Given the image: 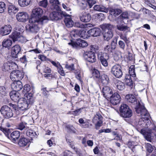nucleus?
<instances>
[{
    "label": "nucleus",
    "instance_id": "4468645a",
    "mask_svg": "<svg viewBox=\"0 0 156 156\" xmlns=\"http://www.w3.org/2000/svg\"><path fill=\"white\" fill-rule=\"evenodd\" d=\"M79 17L80 20L84 22H88L91 20L90 14L89 13H87L84 11L79 12Z\"/></svg>",
    "mask_w": 156,
    "mask_h": 156
},
{
    "label": "nucleus",
    "instance_id": "6ab92c4d",
    "mask_svg": "<svg viewBox=\"0 0 156 156\" xmlns=\"http://www.w3.org/2000/svg\"><path fill=\"white\" fill-rule=\"evenodd\" d=\"M9 95L12 100L16 102H18L22 98H21L20 94L15 91H11L9 93Z\"/></svg>",
    "mask_w": 156,
    "mask_h": 156
},
{
    "label": "nucleus",
    "instance_id": "338daca9",
    "mask_svg": "<svg viewBox=\"0 0 156 156\" xmlns=\"http://www.w3.org/2000/svg\"><path fill=\"white\" fill-rule=\"evenodd\" d=\"M96 122L97 123L95 124V128L96 129H98L102 125L103 123L102 120H99V121H97Z\"/></svg>",
    "mask_w": 156,
    "mask_h": 156
},
{
    "label": "nucleus",
    "instance_id": "a19ab883",
    "mask_svg": "<svg viewBox=\"0 0 156 156\" xmlns=\"http://www.w3.org/2000/svg\"><path fill=\"white\" fill-rule=\"evenodd\" d=\"M110 14L112 15L116 16H118L122 12V11L119 9H112L110 10Z\"/></svg>",
    "mask_w": 156,
    "mask_h": 156
},
{
    "label": "nucleus",
    "instance_id": "dca6fc26",
    "mask_svg": "<svg viewBox=\"0 0 156 156\" xmlns=\"http://www.w3.org/2000/svg\"><path fill=\"white\" fill-rule=\"evenodd\" d=\"M16 17L17 20L20 22H25L28 19L27 13L24 12H19L16 15Z\"/></svg>",
    "mask_w": 156,
    "mask_h": 156
},
{
    "label": "nucleus",
    "instance_id": "603ef678",
    "mask_svg": "<svg viewBox=\"0 0 156 156\" xmlns=\"http://www.w3.org/2000/svg\"><path fill=\"white\" fill-rule=\"evenodd\" d=\"M102 119L103 118L101 115L99 114H97L94 116L93 119V121L94 122H96L98 121L102 120Z\"/></svg>",
    "mask_w": 156,
    "mask_h": 156
},
{
    "label": "nucleus",
    "instance_id": "bf43d9fd",
    "mask_svg": "<svg viewBox=\"0 0 156 156\" xmlns=\"http://www.w3.org/2000/svg\"><path fill=\"white\" fill-rule=\"evenodd\" d=\"M48 2L47 0H43L39 2V5L45 8L47 6Z\"/></svg>",
    "mask_w": 156,
    "mask_h": 156
},
{
    "label": "nucleus",
    "instance_id": "7c9ffc66",
    "mask_svg": "<svg viewBox=\"0 0 156 156\" xmlns=\"http://www.w3.org/2000/svg\"><path fill=\"white\" fill-rule=\"evenodd\" d=\"M140 133L144 135L145 138L149 141H151V132H148L145 129H142L141 130Z\"/></svg>",
    "mask_w": 156,
    "mask_h": 156
},
{
    "label": "nucleus",
    "instance_id": "c85d7f7f",
    "mask_svg": "<svg viewBox=\"0 0 156 156\" xmlns=\"http://www.w3.org/2000/svg\"><path fill=\"white\" fill-rule=\"evenodd\" d=\"M94 9L97 11H100L107 13L109 9L103 5H96L93 7Z\"/></svg>",
    "mask_w": 156,
    "mask_h": 156
},
{
    "label": "nucleus",
    "instance_id": "13d9d810",
    "mask_svg": "<svg viewBox=\"0 0 156 156\" xmlns=\"http://www.w3.org/2000/svg\"><path fill=\"white\" fill-rule=\"evenodd\" d=\"M117 39H115V40H113L111 42V48L113 50H114L116 48L117 44Z\"/></svg>",
    "mask_w": 156,
    "mask_h": 156
},
{
    "label": "nucleus",
    "instance_id": "4d7b16f0",
    "mask_svg": "<svg viewBox=\"0 0 156 156\" xmlns=\"http://www.w3.org/2000/svg\"><path fill=\"white\" fill-rule=\"evenodd\" d=\"M7 91L5 88L3 86L0 87V94L5 96L6 94Z\"/></svg>",
    "mask_w": 156,
    "mask_h": 156
},
{
    "label": "nucleus",
    "instance_id": "e433bc0d",
    "mask_svg": "<svg viewBox=\"0 0 156 156\" xmlns=\"http://www.w3.org/2000/svg\"><path fill=\"white\" fill-rule=\"evenodd\" d=\"M25 132L27 136L31 138L36 137L37 136L36 132L32 129L28 130L27 129Z\"/></svg>",
    "mask_w": 156,
    "mask_h": 156
},
{
    "label": "nucleus",
    "instance_id": "bb28decb",
    "mask_svg": "<svg viewBox=\"0 0 156 156\" xmlns=\"http://www.w3.org/2000/svg\"><path fill=\"white\" fill-rule=\"evenodd\" d=\"M64 17L65 18L64 20V22L66 26L68 27H72L74 25V22L70 16L67 14V15Z\"/></svg>",
    "mask_w": 156,
    "mask_h": 156
},
{
    "label": "nucleus",
    "instance_id": "cd10ccee",
    "mask_svg": "<svg viewBox=\"0 0 156 156\" xmlns=\"http://www.w3.org/2000/svg\"><path fill=\"white\" fill-rule=\"evenodd\" d=\"M20 135V132L18 131L13 132L10 134V140L14 143L16 142Z\"/></svg>",
    "mask_w": 156,
    "mask_h": 156
},
{
    "label": "nucleus",
    "instance_id": "58836bf2",
    "mask_svg": "<svg viewBox=\"0 0 156 156\" xmlns=\"http://www.w3.org/2000/svg\"><path fill=\"white\" fill-rule=\"evenodd\" d=\"M117 29L120 30L127 33L130 31V29L129 27L126 26L117 25Z\"/></svg>",
    "mask_w": 156,
    "mask_h": 156
},
{
    "label": "nucleus",
    "instance_id": "b1692460",
    "mask_svg": "<svg viewBox=\"0 0 156 156\" xmlns=\"http://www.w3.org/2000/svg\"><path fill=\"white\" fill-rule=\"evenodd\" d=\"M49 2L51 4V8L53 10H59L60 2L58 0H49Z\"/></svg>",
    "mask_w": 156,
    "mask_h": 156
},
{
    "label": "nucleus",
    "instance_id": "c03bdc74",
    "mask_svg": "<svg viewBox=\"0 0 156 156\" xmlns=\"http://www.w3.org/2000/svg\"><path fill=\"white\" fill-rule=\"evenodd\" d=\"M9 62H8L3 63L2 68L3 71H9Z\"/></svg>",
    "mask_w": 156,
    "mask_h": 156
},
{
    "label": "nucleus",
    "instance_id": "0e129e2a",
    "mask_svg": "<svg viewBox=\"0 0 156 156\" xmlns=\"http://www.w3.org/2000/svg\"><path fill=\"white\" fill-rule=\"evenodd\" d=\"M38 58L43 61H49V60L46 56L42 55H39L38 56Z\"/></svg>",
    "mask_w": 156,
    "mask_h": 156
},
{
    "label": "nucleus",
    "instance_id": "a18cd8bd",
    "mask_svg": "<svg viewBox=\"0 0 156 156\" xmlns=\"http://www.w3.org/2000/svg\"><path fill=\"white\" fill-rule=\"evenodd\" d=\"M119 36L120 39L123 40L127 45L129 43V38H127L126 34H121Z\"/></svg>",
    "mask_w": 156,
    "mask_h": 156
},
{
    "label": "nucleus",
    "instance_id": "4c0bfd02",
    "mask_svg": "<svg viewBox=\"0 0 156 156\" xmlns=\"http://www.w3.org/2000/svg\"><path fill=\"white\" fill-rule=\"evenodd\" d=\"M125 82L126 85L132 87L133 86V83L130 75H127L125 76Z\"/></svg>",
    "mask_w": 156,
    "mask_h": 156
},
{
    "label": "nucleus",
    "instance_id": "39448f33",
    "mask_svg": "<svg viewBox=\"0 0 156 156\" xmlns=\"http://www.w3.org/2000/svg\"><path fill=\"white\" fill-rule=\"evenodd\" d=\"M0 112L4 117L6 119H9L13 116V114L12 110L8 106L4 105L2 106Z\"/></svg>",
    "mask_w": 156,
    "mask_h": 156
},
{
    "label": "nucleus",
    "instance_id": "9b49d317",
    "mask_svg": "<svg viewBox=\"0 0 156 156\" xmlns=\"http://www.w3.org/2000/svg\"><path fill=\"white\" fill-rule=\"evenodd\" d=\"M99 60L101 65L105 67L108 66V61L109 59V56L105 55L102 52H99L98 55Z\"/></svg>",
    "mask_w": 156,
    "mask_h": 156
},
{
    "label": "nucleus",
    "instance_id": "6e6552de",
    "mask_svg": "<svg viewBox=\"0 0 156 156\" xmlns=\"http://www.w3.org/2000/svg\"><path fill=\"white\" fill-rule=\"evenodd\" d=\"M76 42L71 41L68 44L72 45L75 48L78 49L80 47L84 48L87 46L88 44L87 41L80 38L76 39Z\"/></svg>",
    "mask_w": 156,
    "mask_h": 156
},
{
    "label": "nucleus",
    "instance_id": "aec40b11",
    "mask_svg": "<svg viewBox=\"0 0 156 156\" xmlns=\"http://www.w3.org/2000/svg\"><path fill=\"white\" fill-rule=\"evenodd\" d=\"M21 48L18 44L14 45L12 49L11 54L12 56L15 58L18 57V55L21 53Z\"/></svg>",
    "mask_w": 156,
    "mask_h": 156
},
{
    "label": "nucleus",
    "instance_id": "680f3d73",
    "mask_svg": "<svg viewBox=\"0 0 156 156\" xmlns=\"http://www.w3.org/2000/svg\"><path fill=\"white\" fill-rule=\"evenodd\" d=\"M9 105L11 107H12V108L16 112L17 111L20 110L19 109V107L18 106V104L17 105L16 104H13L12 103H9Z\"/></svg>",
    "mask_w": 156,
    "mask_h": 156
},
{
    "label": "nucleus",
    "instance_id": "2eb2a0df",
    "mask_svg": "<svg viewBox=\"0 0 156 156\" xmlns=\"http://www.w3.org/2000/svg\"><path fill=\"white\" fill-rule=\"evenodd\" d=\"M9 36L14 42L18 41L20 42H22L24 40V38L21 34L20 33L16 31L13 32Z\"/></svg>",
    "mask_w": 156,
    "mask_h": 156
},
{
    "label": "nucleus",
    "instance_id": "20e7f679",
    "mask_svg": "<svg viewBox=\"0 0 156 156\" xmlns=\"http://www.w3.org/2000/svg\"><path fill=\"white\" fill-rule=\"evenodd\" d=\"M120 115L123 117L130 118L133 115L131 110L129 106L126 104H122L120 107Z\"/></svg>",
    "mask_w": 156,
    "mask_h": 156
},
{
    "label": "nucleus",
    "instance_id": "412c9836",
    "mask_svg": "<svg viewBox=\"0 0 156 156\" xmlns=\"http://www.w3.org/2000/svg\"><path fill=\"white\" fill-rule=\"evenodd\" d=\"M11 87L12 89L14 91H20L22 87V83L20 81L16 80L14 81L11 84Z\"/></svg>",
    "mask_w": 156,
    "mask_h": 156
},
{
    "label": "nucleus",
    "instance_id": "4be33fe9",
    "mask_svg": "<svg viewBox=\"0 0 156 156\" xmlns=\"http://www.w3.org/2000/svg\"><path fill=\"white\" fill-rule=\"evenodd\" d=\"M12 28L10 25H6L2 27L0 29L1 33L3 35L9 34L11 32Z\"/></svg>",
    "mask_w": 156,
    "mask_h": 156
},
{
    "label": "nucleus",
    "instance_id": "ea45409f",
    "mask_svg": "<svg viewBox=\"0 0 156 156\" xmlns=\"http://www.w3.org/2000/svg\"><path fill=\"white\" fill-rule=\"evenodd\" d=\"M31 0H18L19 4L21 7H25L29 5Z\"/></svg>",
    "mask_w": 156,
    "mask_h": 156
},
{
    "label": "nucleus",
    "instance_id": "6e6d98bb",
    "mask_svg": "<svg viewBox=\"0 0 156 156\" xmlns=\"http://www.w3.org/2000/svg\"><path fill=\"white\" fill-rule=\"evenodd\" d=\"M104 51L106 53H110L112 52L113 50L111 48L110 45H107L104 48Z\"/></svg>",
    "mask_w": 156,
    "mask_h": 156
},
{
    "label": "nucleus",
    "instance_id": "c9c22d12",
    "mask_svg": "<svg viewBox=\"0 0 156 156\" xmlns=\"http://www.w3.org/2000/svg\"><path fill=\"white\" fill-rule=\"evenodd\" d=\"M101 28L102 29L103 31L113 30L114 28L113 26L109 23H105L101 25Z\"/></svg>",
    "mask_w": 156,
    "mask_h": 156
},
{
    "label": "nucleus",
    "instance_id": "37998d69",
    "mask_svg": "<svg viewBox=\"0 0 156 156\" xmlns=\"http://www.w3.org/2000/svg\"><path fill=\"white\" fill-rule=\"evenodd\" d=\"M9 70H15L17 68L18 66L16 63L13 62L9 63Z\"/></svg>",
    "mask_w": 156,
    "mask_h": 156
},
{
    "label": "nucleus",
    "instance_id": "ddd939ff",
    "mask_svg": "<svg viewBox=\"0 0 156 156\" xmlns=\"http://www.w3.org/2000/svg\"><path fill=\"white\" fill-rule=\"evenodd\" d=\"M26 118V117L25 116H22L20 119L21 122L16 126L17 129L20 130H23V133L29 128L27 126V123L24 120Z\"/></svg>",
    "mask_w": 156,
    "mask_h": 156
},
{
    "label": "nucleus",
    "instance_id": "1a4fd4ad",
    "mask_svg": "<svg viewBox=\"0 0 156 156\" xmlns=\"http://www.w3.org/2000/svg\"><path fill=\"white\" fill-rule=\"evenodd\" d=\"M30 24L27 25L26 26V30L28 32L37 33L39 29V27L38 25H42L43 24H41L37 22H29Z\"/></svg>",
    "mask_w": 156,
    "mask_h": 156
},
{
    "label": "nucleus",
    "instance_id": "423d86ee",
    "mask_svg": "<svg viewBox=\"0 0 156 156\" xmlns=\"http://www.w3.org/2000/svg\"><path fill=\"white\" fill-rule=\"evenodd\" d=\"M67 15L66 13L63 11L53 12L49 15V20H57L62 19Z\"/></svg>",
    "mask_w": 156,
    "mask_h": 156
},
{
    "label": "nucleus",
    "instance_id": "393cba45",
    "mask_svg": "<svg viewBox=\"0 0 156 156\" xmlns=\"http://www.w3.org/2000/svg\"><path fill=\"white\" fill-rule=\"evenodd\" d=\"M103 34L104 40L108 41L111 39L113 36V30L103 31Z\"/></svg>",
    "mask_w": 156,
    "mask_h": 156
},
{
    "label": "nucleus",
    "instance_id": "8fccbe9b",
    "mask_svg": "<svg viewBox=\"0 0 156 156\" xmlns=\"http://www.w3.org/2000/svg\"><path fill=\"white\" fill-rule=\"evenodd\" d=\"M30 89L31 87L29 85L26 84L24 86L23 91L27 95L29 93H28V94H27V93H28L30 90Z\"/></svg>",
    "mask_w": 156,
    "mask_h": 156
},
{
    "label": "nucleus",
    "instance_id": "de8ad7c7",
    "mask_svg": "<svg viewBox=\"0 0 156 156\" xmlns=\"http://www.w3.org/2000/svg\"><path fill=\"white\" fill-rule=\"evenodd\" d=\"M57 69L58 72L62 76H65V73L63 70L62 67L59 63H58V66L57 67Z\"/></svg>",
    "mask_w": 156,
    "mask_h": 156
},
{
    "label": "nucleus",
    "instance_id": "f257e3e1",
    "mask_svg": "<svg viewBox=\"0 0 156 156\" xmlns=\"http://www.w3.org/2000/svg\"><path fill=\"white\" fill-rule=\"evenodd\" d=\"M126 99L127 101L131 103L136 104L135 107L136 112L139 115L142 116L138 122L139 125L144 126L145 125L146 121H148L149 116V114L145 107L141 104L138 101L137 103L136 99L135 96L132 94H128L126 96Z\"/></svg>",
    "mask_w": 156,
    "mask_h": 156
},
{
    "label": "nucleus",
    "instance_id": "052dcab7",
    "mask_svg": "<svg viewBox=\"0 0 156 156\" xmlns=\"http://www.w3.org/2000/svg\"><path fill=\"white\" fill-rule=\"evenodd\" d=\"M119 47L122 49L124 50L125 47V43L122 41L120 40L118 42Z\"/></svg>",
    "mask_w": 156,
    "mask_h": 156
},
{
    "label": "nucleus",
    "instance_id": "a878e982",
    "mask_svg": "<svg viewBox=\"0 0 156 156\" xmlns=\"http://www.w3.org/2000/svg\"><path fill=\"white\" fill-rule=\"evenodd\" d=\"M89 120L87 119L84 120L81 118L79 120V122L80 124V126L82 128H87L90 127L92 125L89 123Z\"/></svg>",
    "mask_w": 156,
    "mask_h": 156
},
{
    "label": "nucleus",
    "instance_id": "79ce46f5",
    "mask_svg": "<svg viewBox=\"0 0 156 156\" xmlns=\"http://www.w3.org/2000/svg\"><path fill=\"white\" fill-rule=\"evenodd\" d=\"M117 88L120 90H122L125 88V84L120 81L118 82L116 85Z\"/></svg>",
    "mask_w": 156,
    "mask_h": 156
},
{
    "label": "nucleus",
    "instance_id": "5701e85b",
    "mask_svg": "<svg viewBox=\"0 0 156 156\" xmlns=\"http://www.w3.org/2000/svg\"><path fill=\"white\" fill-rule=\"evenodd\" d=\"M101 33V30L98 28L94 27L88 31V34L93 37H97Z\"/></svg>",
    "mask_w": 156,
    "mask_h": 156
},
{
    "label": "nucleus",
    "instance_id": "2f4dec72",
    "mask_svg": "<svg viewBox=\"0 0 156 156\" xmlns=\"http://www.w3.org/2000/svg\"><path fill=\"white\" fill-rule=\"evenodd\" d=\"M29 143V140L25 138L22 137L20 139L18 143L20 147H23L27 146Z\"/></svg>",
    "mask_w": 156,
    "mask_h": 156
},
{
    "label": "nucleus",
    "instance_id": "69168bd1",
    "mask_svg": "<svg viewBox=\"0 0 156 156\" xmlns=\"http://www.w3.org/2000/svg\"><path fill=\"white\" fill-rule=\"evenodd\" d=\"M65 68L70 71L73 70L74 69V64H71L70 65L67 64L65 65Z\"/></svg>",
    "mask_w": 156,
    "mask_h": 156
},
{
    "label": "nucleus",
    "instance_id": "f03ea898",
    "mask_svg": "<svg viewBox=\"0 0 156 156\" xmlns=\"http://www.w3.org/2000/svg\"><path fill=\"white\" fill-rule=\"evenodd\" d=\"M43 13L42 9L40 8L37 7L34 9L32 11L31 18L29 20V22H36L41 24L46 23L49 19L46 16H44L41 17Z\"/></svg>",
    "mask_w": 156,
    "mask_h": 156
},
{
    "label": "nucleus",
    "instance_id": "0eeeda50",
    "mask_svg": "<svg viewBox=\"0 0 156 156\" xmlns=\"http://www.w3.org/2000/svg\"><path fill=\"white\" fill-rule=\"evenodd\" d=\"M24 74L22 71L13 70L11 73L10 78L13 81H20L24 77Z\"/></svg>",
    "mask_w": 156,
    "mask_h": 156
},
{
    "label": "nucleus",
    "instance_id": "f3484780",
    "mask_svg": "<svg viewBox=\"0 0 156 156\" xmlns=\"http://www.w3.org/2000/svg\"><path fill=\"white\" fill-rule=\"evenodd\" d=\"M102 92L103 96L106 99L110 98L113 94L112 89L107 86H105L102 87Z\"/></svg>",
    "mask_w": 156,
    "mask_h": 156
},
{
    "label": "nucleus",
    "instance_id": "5fc2aeb1",
    "mask_svg": "<svg viewBox=\"0 0 156 156\" xmlns=\"http://www.w3.org/2000/svg\"><path fill=\"white\" fill-rule=\"evenodd\" d=\"M86 2L89 8H91L93 5L96 3V1L93 0H87Z\"/></svg>",
    "mask_w": 156,
    "mask_h": 156
},
{
    "label": "nucleus",
    "instance_id": "49530a36",
    "mask_svg": "<svg viewBox=\"0 0 156 156\" xmlns=\"http://www.w3.org/2000/svg\"><path fill=\"white\" fill-rule=\"evenodd\" d=\"M79 6L81 9L82 10L85 9H87V7H88L87 2L83 1L79 3Z\"/></svg>",
    "mask_w": 156,
    "mask_h": 156
},
{
    "label": "nucleus",
    "instance_id": "7ed1b4c3",
    "mask_svg": "<svg viewBox=\"0 0 156 156\" xmlns=\"http://www.w3.org/2000/svg\"><path fill=\"white\" fill-rule=\"evenodd\" d=\"M26 99L22 98L17 102L20 110L23 111L28 108L30 105L33 103L34 98L33 97V93L30 92L26 96Z\"/></svg>",
    "mask_w": 156,
    "mask_h": 156
},
{
    "label": "nucleus",
    "instance_id": "e2e57ef3",
    "mask_svg": "<svg viewBox=\"0 0 156 156\" xmlns=\"http://www.w3.org/2000/svg\"><path fill=\"white\" fill-rule=\"evenodd\" d=\"M98 49V47L96 45H91L90 46V51H92L94 52H96Z\"/></svg>",
    "mask_w": 156,
    "mask_h": 156
},
{
    "label": "nucleus",
    "instance_id": "09e8293b",
    "mask_svg": "<svg viewBox=\"0 0 156 156\" xmlns=\"http://www.w3.org/2000/svg\"><path fill=\"white\" fill-rule=\"evenodd\" d=\"M6 7L5 4L3 2H0V13H3L6 9Z\"/></svg>",
    "mask_w": 156,
    "mask_h": 156
},
{
    "label": "nucleus",
    "instance_id": "774afa93",
    "mask_svg": "<svg viewBox=\"0 0 156 156\" xmlns=\"http://www.w3.org/2000/svg\"><path fill=\"white\" fill-rule=\"evenodd\" d=\"M63 8L67 11H70L71 10L70 7L67 3H63L62 5Z\"/></svg>",
    "mask_w": 156,
    "mask_h": 156
},
{
    "label": "nucleus",
    "instance_id": "9d476101",
    "mask_svg": "<svg viewBox=\"0 0 156 156\" xmlns=\"http://www.w3.org/2000/svg\"><path fill=\"white\" fill-rule=\"evenodd\" d=\"M111 72L115 77L120 78L122 75V72L121 66L118 64H116L112 67Z\"/></svg>",
    "mask_w": 156,
    "mask_h": 156
},
{
    "label": "nucleus",
    "instance_id": "f8f14e48",
    "mask_svg": "<svg viewBox=\"0 0 156 156\" xmlns=\"http://www.w3.org/2000/svg\"><path fill=\"white\" fill-rule=\"evenodd\" d=\"M85 59L89 62L91 63L96 62V58L94 52L91 51H86L83 54Z\"/></svg>",
    "mask_w": 156,
    "mask_h": 156
},
{
    "label": "nucleus",
    "instance_id": "3c124183",
    "mask_svg": "<svg viewBox=\"0 0 156 156\" xmlns=\"http://www.w3.org/2000/svg\"><path fill=\"white\" fill-rule=\"evenodd\" d=\"M145 147L147 151L150 153H151L153 150V147L150 143H147L146 144Z\"/></svg>",
    "mask_w": 156,
    "mask_h": 156
},
{
    "label": "nucleus",
    "instance_id": "864d4df0",
    "mask_svg": "<svg viewBox=\"0 0 156 156\" xmlns=\"http://www.w3.org/2000/svg\"><path fill=\"white\" fill-rule=\"evenodd\" d=\"M93 76L97 78L101 77L99 71L97 69H94L93 72Z\"/></svg>",
    "mask_w": 156,
    "mask_h": 156
},
{
    "label": "nucleus",
    "instance_id": "72a5a7b5",
    "mask_svg": "<svg viewBox=\"0 0 156 156\" xmlns=\"http://www.w3.org/2000/svg\"><path fill=\"white\" fill-rule=\"evenodd\" d=\"M12 43V40L10 39H5L2 42V45L3 47L9 49L11 46Z\"/></svg>",
    "mask_w": 156,
    "mask_h": 156
},
{
    "label": "nucleus",
    "instance_id": "473e14b6",
    "mask_svg": "<svg viewBox=\"0 0 156 156\" xmlns=\"http://www.w3.org/2000/svg\"><path fill=\"white\" fill-rule=\"evenodd\" d=\"M100 81L103 86L107 85L109 82V78L108 76L105 74H103L101 76Z\"/></svg>",
    "mask_w": 156,
    "mask_h": 156
},
{
    "label": "nucleus",
    "instance_id": "f704fd0d",
    "mask_svg": "<svg viewBox=\"0 0 156 156\" xmlns=\"http://www.w3.org/2000/svg\"><path fill=\"white\" fill-rule=\"evenodd\" d=\"M81 32L79 30H73L71 34V36L73 40H76V38L80 37Z\"/></svg>",
    "mask_w": 156,
    "mask_h": 156
},
{
    "label": "nucleus",
    "instance_id": "a211bd4d",
    "mask_svg": "<svg viewBox=\"0 0 156 156\" xmlns=\"http://www.w3.org/2000/svg\"><path fill=\"white\" fill-rule=\"evenodd\" d=\"M110 98L111 103L114 105L119 104L121 100L120 96L117 93H115L113 94H112Z\"/></svg>",
    "mask_w": 156,
    "mask_h": 156
},
{
    "label": "nucleus",
    "instance_id": "c756f323",
    "mask_svg": "<svg viewBox=\"0 0 156 156\" xmlns=\"http://www.w3.org/2000/svg\"><path fill=\"white\" fill-rule=\"evenodd\" d=\"M8 12L9 15H13L18 11V8L12 4H10L8 6Z\"/></svg>",
    "mask_w": 156,
    "mask_h": 156
}]
</instances>
